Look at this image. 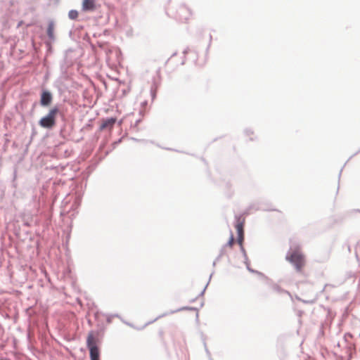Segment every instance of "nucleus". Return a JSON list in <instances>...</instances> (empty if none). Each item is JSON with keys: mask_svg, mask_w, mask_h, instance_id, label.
Wrapping results in <instances>:
<instances>
[{"mask_svg": "<svg viewBox=\"0 0 360 360\" xmlns=\"http://www.w3.org/2000/svg\"><path fill=\"white\" fill-rule=\"evenodd\" d=\"M286 259L292 264L298 271L305 265L304 256L299 247L291 248L286 255Z\"/></svg>", "mask_w": 360, "mask_h": 360, "instance_id": "1", "label": "nucleus"}, {"mask_svg": "<svg viewBox=\"0 0 360 360\" xmlns=\"http://www.w3.org/2000/svg\"><path fill=\"white\" fill-rule=\"evenodd\" d=\"M86 345L90 352L91 360H99V349L97 346V340L93 332L88 334Z\"/></svg>", "mask_w": 360, "mask_h": 360, "instance_id": "2", "label": "nucleus"}, {"mask_svg": "<svg viewBox=\"0 0 360 360\" xmlns=\"http://www.w3.org/2000/svg\"><path fill=\"white\" fill-rule=\"evenodd\" d=\"M58 112L57 108H52L49 114L39 120V125L44 128L51 129L56 124V117Z\"/></svg>", "mask_w": 360, "mask_h": 360, "instance_id": "3", "label": "nucleus"}, {"mask_svg": "<svg viewBox=\"0 0 360 360\" xmlns=\"http://www.w3.org/2000/svg\"><path fill=\"white\" fill-rule=\"evenodd\" d=\"M236 221L235 228L238 233V243L242 247L244 240V225L245 223V218L243 215L236 217Z\"/></svg>", "mask_w": 360, "mask_h": 360, "instance_id": "4", "label": "nucleus"}, {"mask_svg": "<svg viewBox=\"0 0 360 360\" xmlns=\"http://www.w3.org/2000/svg\"><path fill=\"white\" fill-rule=\"evenodd\" d=\"M82 8L83 11H93L96 8V0H82Z\"/></svg>", "mask_w": 360, "mask_h": 360, "instance_id": "5", "label": "nucleus"}, {"mask_svg": "<svg viewBox=\"0 0 360 360\" xmlns=\"http://www.w3.org/2000/svg\"><path fill=\"white\" fill-rule=\"evenodd\" d=\"M115 122H116V118H113V117L108 118L106 120H103L101 122V126H100V129L101 130H103V129H111L113 127V126L115 124Z\"/></svg>", "mask_w": 360, "mask_h": 360, "instance_id": "6", "label": "nucleus"}, {"mask_svg": "<svg viewBox=\"0 0 360 360\" xmlns=\"http://www.w3.org/2000/svg\"><path fill=\"white\" fill-rule=\"evenodd\" d=\"M52 100V96L49 91H44L41 98V104L42 105H49Z\"/></svg>", "mask_w": 360, "mask_h": 360, "instance_id": "7", "label": "nucleus"}, {"mask_svg": "<svg viewBox=\"0 0 360 360\" xmlns=\"http://www.w3.org/2000/svg\"><path fill=\"white\" fill-rule=\"evenodd\" d=\"M79 13L76 10H71L68 13V16L72 20H75L78 18Z\"/></svg>", "mask_w": 360, "mask_h": 360, "instance_id": "8", "label": "nucleus"}, {"mask_svg": "<svg viewBox=\"0 0 360 360\" xmlns=\"http://www.w3.org/2000/svg\"><path fill=\"white\" fill-rule=\"evenodd\" d=\"M53 26L52 25H50L47 30V34L50 38H53Z\"/></svg>", "mask_w": 360, "mask_h": 360, "instance_id": "9", "label": "nucleus"}, {"mask_svg": "<svg viewBox=\"0 0 360 360\" xmlns=\"http://www.w3.org/2000/svg\"><path fill=\"white\" fill-rule=\"evenodd\" d=\"M234 243V238H233V234L231 235V237L227 243V245L229 247V248H232L233 245Z\"/></svg>", "mask_w": 360, "mask_h": 360, "instance_id": "10", "label": "nucleus"}]
</instances>
